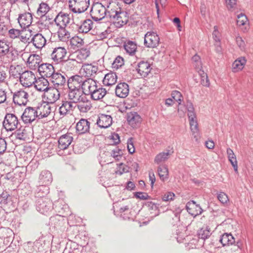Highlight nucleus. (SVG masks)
Returning a JSON list of instances; mask_svg holds the SVG:
<instances>
[{
    "instance_id": "1a4fd4ad",
    "label": "nucleus",
    "mask_w": 253,
    "mask_h": 253,
    "mask_svg": "<svg viewBox=\"0 0 253 253\" xmlns=\"http://www.w3.org/2000/svg\"><path fill=\"white\" fill-rule=\"evenodd\" d=\"M28 93L20 89L13 94V101L14 104L19 106H25L28 101Z\"/></svg>"
},
{
    "instance_id": "f8f14e48",
    "label": "nucleus",
    "mask_w": 253,
    "mask_h": 253,
    "mask_svg": "<svg viewBox=\"0 0 253 253\" xmlns=\"http://www.w3.org/2000/svg\"><path fill=\"white\" fill-rule=\"evenodd\" d=\"M159 38L154 32H148L144 37V43L149 48H154L159 43Z\"/></svg>"
},
{
    "instance_id": "7c9ffc66",
    "label": "nucleus",
    "mask_w": 253,
    "mask_h": 253,
    "mask_svg": "<svg viewBox=\"0 0 253 253\" xmlns=\"http://www.w3.org/2000/svg\"><path fill=\"white\" fill-rule=\"evenodd\" d=\"M64 223L63 216L59 214L51 216L49 219V224L55 228H58L63 226Z\"/></svg>"
},
{
    "instance_id": "0e129e2a",
    "label": "nucleus",
    "mask_w": 253,
    "mask_h": 253,
    "mask_svg": "<svg viewBox=\"0 0 253 253\" xmlns=\"http://www.w3.org/2000/svg\"><path fill=\"white\" fill-rule=\"evenodd\" d=\"M175 194L173 193L168 192L163 196L162 200L163 201L168 202L172 200Z\"/></svg>"
},
{
    "instance_id": "9d476101",
    "label": "nucleus",
    "mask_w": 253,
    "mask_h": 253,
    "mask_svg": "<svg viewBox=\"0 0 253 253\" xmlns=\"http://www.w3.org/2000/svg\"><path fill=\"white\" fill-rule=\"evenodd\" d=\"M39 119H42L47 117L51 112L52 107L50 104L45 101L39 103L36 107Z\"/></svg>"
},
{
    "instance_id": "3c124183",
    "label": "nucleus",
    "mask_w": 253,
    "mask_h": 253,
    "mask_svg": "<svg viewBox=\"0 0 253 253\" xmlns=\"http://www.w3.org/2000/svg\"><path fill=\"white\" fill-rule=\"evenodd\" d=\"M212 38L215 41V42L216 43L217 45L220 43L221 40V34L218 31V27L217 26H214L213 27V31L212 34Z\"/></svg>"
},
{
    "instance_id": "f3484780",
    "label": "nucleus",
    "mask_w": 253,
    "mask_h": 253,
    "mask_svg": "<svg viewBox=\"0 0 253 253\" xmlns=\"http://www.w3.org/2000/svg\"><path fill=\"white\" fill-rule=\"evenodd\" d=\"M66 50L62 47L55 48L51 54V58L56 63L61 62L64 60V58L66 54Z\"/></svg>"
},
{
    "instance_id": "9b49d317",
    "label": "nucleus",
    "mask_w": 253,
    "mask_h": 253,
    "mask_svg": "<svg viewBox=\"0 0 253 253\" xmlns=\"http://www.w3.org/2000/svg\"><path fill=\"white\" fill-rule=\"evenodd\" d=\"M192 64L202 79H208L207 74L202 70V63L201 57L196 54L191 59Z\"/></svg>"
},
{
    "instance_id": "5fc2aeb1",
    "label": "nucleus",
    "mask_w": 253,
    "mask_h": 253,
    "mask_svg": "<svg viewBox=\"0 0 253 253\" xmlns=\"http://www.w3.org/2000/svg\"><path fill=\"white\" fill-rule=\"evenodd\" d=\"M124 64L123 58L120 56H118L112 64V67L114 69H118L122 67Z\"/></svg>"
},
{
    "instance_id": "13d9d810",
    "label": "nucleus",
    "mask_w": 253,
    "mask_h": 253,
    "mask_svg": "<svg viewBox=\"0 0 253 253\" xmlns=\"http://www.w3.org/2000/svg\"><path fill=\"white\" fill-rule=\"evenodd\" d=\"M248 19L246 16L242 13L237 16V24L239 26H244L246 24Z\"/></svg>"
},
{
    "instance_id": "4be33fe9",
    "label": "nucleus",
    "mask_w": 253,
    "mask_h": 253,
    "mask_svg": "<svg viewBox=\"0 0 253 253\" xmlns=\"http://www.w3.org/2000/svg\"><path fill=\"white\" fill-rule=\"evenodd\" d=\"M33 17L31 13L26 12L19 15L18 21L21 28L25 29L31 25Z\"/></svg>"
},
{
    "instance_id": "6ab92c4d",
    "label": "nucleus",
    "mask_w": 253,
    "mask_h": 253,
    "mask_svg": "<svg viewBox=\"0 0 253 253\" xmlns=\"http://www.w3.org/2000/svg\"><path fill=\"white\" fill-rule=\"evenodd\" d=\"M188 116L192 134L195 140L197 141L200 138V133L198 129V124L196 120V114L190 115V116Z\"/></svg>"
},
{
    "instance_id": "6e6d98bb",
    "label": "nucleus",
    "mask_w": 253,
    "mask_h": 253,
    "mask_svg": "<svg viewBox=\"0 0 253 253\" xmlns=\"http://www.w3.org/2000/svg\"><path fill=\"white\" fill-rule=\"evenodd\" d=\"M8 33L9 35V36L12 39H15L16 38L18 37L21 35V37L22 39H24L23 36L21 35L22 33L19 30L15 29H12L9 30ZM24 41L26 40V38L25 37Z\"/></svg>"
},
{
    "instance_id": "79ce46f5",
    "label": "nucleus",
    "mask_w": 253,
    "mask_h": 253,
    "mask_svg": "<svg viewBox=\"0 0 253 253\" xmlns=\"http://www.w3.org/2000/svg\"><path fill=\"white\" fill-rule=\"evenodd\" d=\"M34 248L36 252L42 253L44 252L46 250L44 240L42 238L34 242Z\"/></svg>"
},
{
    "instance_id": "4c0bfd02",
    "label": "nucleus",
    "mask_w": 253,
    "mask_h": 253,
    "mask_svg": "<svg viewBox=\"0 0 253 253\" xmlns=\"http://www.w3.org/2000/svg\"><path fill=\"white\" fill-rule=\"evenodd\" d=\"M211 235V232L210 228L208 226L201 228L197 232V235L199 238L203 240L210 238Z\"/></svg>"
},
{
    "instance_id": "2eb2a0df",
    "label": "nucleus",
    "mask_w": 253,
    "mask_h": 253,
    "mask_svg": "<svg viewBox=\"0 0 253 253\" xmlns=\"http://www.w3.org/2000/svg\"><path fill=\"white\" fill-rule=\"evenodd\" d=\"M38 71L42 78L45 79V78H50L53 75L54 68L51 64L42 63L41 64Z\"/></svg>"
},
{
    "instance_id": "393cba45",
    "label": "nucleus",
    "mask_w": 253,
    "mask_h": 253,
    "mask_svg": "<svg viewBox=\"0 0 253 253\" xmlns=\"http://www.w3.org/2000/svg\"><path fill=\"white\" fill-rule=\"evenodd\" d=\"M51 173L47 170H42L39 177V183L41 184L49 185L52 181Z\"/></svg>"
},
{
    "instance_id": "e2e57ef3",
    "label": "nucleus",
    "mask_w": 253,
    "mask_h": 253,
    "mask_svg": "<svg viewBox=\"0 0 253 253\" xmlns=\"http://www.w3.org/2000/svg\"><path fill=\"white\" fill-rule=\"evenodd\" d=\"M59 113L61 115H65L69 109L68 107L67 101H63L62 105L59 109Z\"/></svg>"
},
{
    "instance_id": "58836bf2",
    "label": "nucleus",
    "mask_w": 253,
    "mask_h": 253,
    "mask_svg": "<svg viewBox=\"0 0 253 253\" xmlns=\"http://www.w3.org/2000/svg\"><path fill=\"white\" fill-rule=\"evenodd\" d=\"M52 79H75V76L69 75V73H66L64 71L60 70L59 71L55 72L53 73V75L51 77Z\"/></svg>"
},
{
    "instance_id": "338daca9",
    "label": "nucleus",
    "mask_w": 253,
    "mask_h": 253,
    "mask_svg": "<svg viewBox=\"0 0 253 253\" xmlns=\"http://www.w3.org/2000/svg\"><path fill=\"white\" fill-rule=\"evenodd\" d=\"M34 246V242H28L24 246L25 250L29 253H33L35 251Z\"/></svg>"
},
{
    "instance_id": "423d86ee",
    "label": "nucleus",
    "mask_w": 253,
    "mask_h": 253,
    "mask_svg": "<svg viewBox=\"0 0 253 253\" xmlns=\"http://www.w3.org/2000/svg\"><path fill=\"white\" fill-rule=\"evenodd\" d=\"M21 57L32 69H36L37 68L39 69L41 64L42 58L39 55L24 52L22 54Z\"/></svg>"
},
{
    "instance_id": "2f4dec72",
    "label": "nucleus",
    "mask_w": 253,
    "mask_h": 253,
    "mask_svg": "<svg viewBox=\"0 0 253 253\" xmlns=\"http://www.w3.org/2000/svg\"><path fill=\"white\" fill-rule=\"evenodd\" d=\"M33 84L34 87L40 91L45 92L50 87L48 80H34Z\"/></svg>"
},
{
    "instance_id": "cd10ccee",
    "label": "nucleus",
    "mask_w": 253,
    "mask_h": 253,
    "mask_svg": "<svg viewBox=\"0 0 253 253\" xmlns=\"http://www.w3.org/2000/svg\"><path fill=\"white\" fill-rule=\"evenodd\" d=\"M173 153V151L167 150L166 152H163L157 154L154 159L155 163L159 165L167 161Z\"/></svg>"
},
{
    "instance_id": "37998d69",
    "label": "nucleus",
    "mask_w": 253,
    "mask_h": 253,
    "mask_svg": "<svg viewBox=\"0 0 253 253\" xmlns=\"http://www.w3.org/2000/svg\"><path fill=\"white\" fill-rule=\"evenodd\" d=\"M129 211V213L131 215H132L133 213L134 212V210H131L129 211V208L127 206H125L124 207H121L119 210V212L121 213V216L124 219H132L133 220L134 219L128 215H126V213Z\"/></svg>"
},
{
    "instance_id": "c756f323",
    "label": "nucleus",
    "mask_w": 253,
    "mask_h": 253,
    "mask_svg": "<svg viewBox=\"0 0 253 253\" xmlns=\"http://www.w3.org/2000/svg\"><path fill=\"white\" fill-rule=\"evenodd\" d=\"M49 192L48 185L40 184L36 190V197L37 199L41 198H46L45 197Z\"/></svg>"
},
{
    "instance_id": "de8ad7c7",
    "label": "nucleus",
    "mask_w": 253,
    "mask_h": 253,
    "mask_svg": "<svg viewBox=\"0 0 253 253\" xmlns=\"http://www.w3.org/2000/svg\"><path fill=\"white\" fill-rule=\"evenodd\" d=\"M10 43L5 40L0 41V55H3L9 51Z\"/></svg>"
},
{
    "instance_id": "774afa93",
    "label": "nucleus",
    "mask_w": 253,
    "mask_h": 253,
    "mask_svg": "<svg viewBox=\"0 0 253 253\" xmlns=\"http://www.w3.org/2000/svg\"><path fill=\"white\" fill-rule=\"evenodd\" d=\"M236 43L241 50H244L245 49L246 44L241 37L236 38Z\"/></svg>"
},
{
    "instance_id": "20e7f679",
    "label": "nucleus",
    "mask_w": 253,
    "mask_h": 253,
    "mask_svg": "<svg viewBox=\"0 0 253 253\" xmlns=\"http://www.w3.org/2000/svg\"><path fill=\"white\" fill-rule=\"evenodd\" d=\"M89 1L90 0H69V7L75 13H82L87 9Z\"/></svg>"
},
{
    "instance_id": "680f3d73",
    "label": "nucleus",
    "mask_w": 253,
    "mask_h": 253,
    "mask_svg": "<svg viewBox=\"0 0 253 253\" xmlns=\"http://www.w3.org/2000/svg\"><path fill=\"white\" fill-rule=\"evenodd\" d=\"M217 197L222 204H226L229 201L228 196L224 192H220L217 194Z\"/></svg>"
},
{
    "instance_id": "4468645a",
    "label": "nucleus",
    "mask_w": 253,
    "mask_h": 253,
    "mask_svg": "<svg viewBox=\"0 0 253 253\" xmlns=\"http://www.w3.org/2000/svg\"><path fill=\"white\" fill-rule=\"evenodd\" d=\"M73 141V137L70 134L62 135L58 139V146L56 148L57 152L66 149Z\"/></svg>"
},
{
    "instance_id": "aec40b11",
    "label": "nucleus",
    "mask_w": 253,
    "mask_h": 253,
    "mask_svg": "<svg viewBox=\"0 0 253 253\" xmlns=\"http://www.w3.org/2000/svg\"><path fill=\"white\" fill-rule=\"evenodd\" d=\"M98 126L102 128L109 127L112 124V118L110 115L101 114L97 121Z\"/></svg>"
},
{
    "instance_id": "864d4df0",
    "label": "nucleus",
    "mask_w": 253,
    "mask_h": 253,
    "mask_svg": "<svg viewBox=\"0 0 253 253\" xmlns=\"http://www.w3.org/2000/svg\"><path fill=\"white\" fill-rule=\"evenodd\" d=\"M10 200V196L7 192H3L0 195V204L1 207L7 204Z\"/></svg>"
},
{
    "instance_id": "a878e982",
    "label": "nucleus",
    "mask_w": 253,
    "mask_h": 253,
    "mask_svg": "<svg viewBox=\"0 0 253 253\" xmlns=\"http://www.w3.org/2000/svg\"><path fill=\"white\" fill-rule=\"evenodd\" d=\"M93 22L89 19L84 20L80 25H78V31L79 33L86 34L93 27Z\"/></svg>"
},
{
    "instance_id": "603ef678",
    "label": "nucleus",
    "mask_w": 253,
    "mask_h": 253,
    "mask_svg": "<svg viewBox=\"0 0 253 253\" xmlns=\"http://www.w3.org/2000/svg\"><path fill=\"white\" fill-rule=\"evenodd\" d=\"M123 153L121 149L116 148L113 150L111 153V156L116 161H119L123 157Z\"/></svg>"
},
{
    "instance_id": "473e14b6",
    "label": "nucleus",
    "mask_w": 253,
    "mask_h": 253,
    "mask_svg": "<svg viewBox=\"0 0 253 253\" xmlns=\"http://www.w3.org/2000/svg\"><path fill=\"white\" fill-rule=\"evenodd\" d=\"M157 172L160 179L165 181L169 178V169L166 165H160L157 169Z\"/></svg>"
},
{
    "instance_id": "4d7b16f0",
    "label": "nucleus",
    "mask_w": 253,
    "mask_h": 253,
    "mask_svg": "<svg viewBox=\"0 0 253 253\" xmlns=\"http://www.w3.org/2000/svg\"><path fill=\"white\" fill-rule=\"evenodd\" d=\"M74 67L73 64L72 63V62L71 60H64L62 63V67H61V70L64 71L67 70V71L72 70L74 69Z\"/></svg>"
},
{
    "instance_id": "72a5a7b5",
    "label": "nucleus",
    "mask_w": 253,
    "mask_h": 253,
    "mask_svg": "<svg viewBox=\"0 0 253 253\" xmlns=\"http://www.w3.org/2000/svg\"><path fill=\"white\" fill-rule=\"evenodd\" d=\"M246 63V59L244 57H241L236 59L232 64V70L233 72H237L244 67Z\"/></svg>"
},
{
    "instance_id": "7ed1b4c3",
    "label": "nucleus",
    "mask_w": 253,
    "mask_h": 253,
    "mask_svg": "<svg viewBox=\"0 0 253 253\" xmlns=\"http://www.w3.org/2000/svg\"><path fill=\"white\" fill-rule=\"evenodd\" d=\"M53 83L54 87H50L46 91L44 92L43 99L44 101L49 104H53L60 97V92L57 87L59 85L62 86L63 84L61 83V84L59 83H55L54 80H51Z\"/></svg>"
},
{
    "instance_id": "ddd939ff",
    "label": "nucleus",
    "mask_w": 253,
    "mask_h": 253,
    "mask_svg": "<svg viewBox=\"0 0 253 253\" xmlns=\"http://www.w3.org/2000/svg\"><path fill=\"white\" fill-rule=\"evenodd\" d=\"M71 21L69 14L60 12L54 19V22L58 27H66Z\"/></svg>"
},
{
    "instance_id": "ea45409f",
    "label": "nucleus",
    "mask_w": 253,
    "mask_h": 253,
    "mask_svg": "<svg viewBox=\"0 0 253 253\" xmlns=\"http://www.w3.org/2000/svg\"><path fill=\"white\" fill-rule=\"evenodd\" d=\"M50 10L49 5L45 2H42L38 8L37 14L40 17H43Z\"/></svg>"
},
{
    "instance_id": "a211bd4d",
    "label": "nucleus",
    "mask_w": 253,
    "mask_h": 253,
    "mask_svg": "<svg viewBox=\"0 0 253 253\" xmlns=\"http://www.w3.org/2000/svg\"><path fill=\"white\" fill-rule=\"evenodd\" d=\"M186 208L188 213L194 217L201 214L203 212V210L200 205L193 200L190 201L186 204Z\"/></svg>"
},
{
    "instance_id": "052dcab7",
    "label": "nucleus",
    "mask_w": 253,
    "mask_h": 253,
    "mask_svg": "<svg viewBox=\"0 0 253 253\" xmlns=\"http://www.w3.org/2000/svg\"><path fill=\"white\" fill-rule=\"evenodd\" d=\"M171 97L173 100L178 102L180 104L182 100V96L181 93L177 90H174L171 93Z\"/></svg>"
},
{
    "instance_id": "f03ea898",
    "label": "nucleus",
    "mask_w": 253,
    "mask_h": 253,
    "mask_svg": "<svg viewBox=\"0 0 253 253\" xmlns=\"http://www.w3.org/2000/svg\"><path fill=\"white\" fill-rule=\"evenodd\" d=\"M63 202L62 200H58L54 204L48 198H41L36 200L37 210L42 214H45L52 211L55 207V209L58 212H60V209L63 210L68 208L66 205H63L62 207L59 204Z\"/></svg>"
},
{
    "instance_id": "c9c22d12",
    "label": "nucleus",
    "mask_w": 253,
    "mask_h": 253,
    "mask_svg": "<svg viewBox=\"0 0 253 253\" xmlns=\"http://www.w3.org/2000/svg\"><path fill=\"white\" fill-rule=\"evenodd\" d=\"M57 35L60 41L67 42L71 38L70 33L66 27H58Z\"/></svg>"
},
{
    "instance_id": "f704fd0d",
    "label": "nucleus",
    "mask_w": 253,
    "mask_h": 253,
    "mask_svg": "<svg viewBox=\"0 0 253 253\" xmlns=\"http://www.w3.org/2000/svg\"><path fill=\"white\" fill-rule=\"evenodd\" d=\"M219 241L223 246H225L232 245L235 242V240L231 233H225L221 236Z\"/></svg>"
},
{
    "instance_id": "69168bd1",
    "label": "nucleus",
    "mask_w": 253,
    "mask_h": 253,
    "mask_svg": "<svg viewBox=\"0 0 253 253\" xmlns=\"http://www.w3.org/2000/svg\"><path fill=\"white\" fill-rule=\"evenodd\" d=\"M188 111V116L190 115H195V109L192 103L190 101H187L186 105Z\"/></svg>"
},
{
    "instance_id": "c85d7f7f",
    "label": "nucleus",
    "mask_w": 253,
    "mask_h": 253,
    "mask_svg": "<svg viewBox=\"0 0 253 253\" xmlns=\"http://www.w3.org/2000/svg\"><path fill=\"white\" fill-rule=\"evenodd\" d=\"M34 45L39 49L42 48L46 43V40L41 34H37L32 39Z\"/></svg>"
},
{
    "instance_id": "f257e3e1",
    "label": "nucleus",
    "mask_w": 253,
    "mask_h": 253,
    "mask_svg": "<svg viewBox=\"0 0 253 253\" xmlns=\"http://www.w3.org/2000/svg\"><path fill=\"white\" fill-rule=\"evenodd\" d=\"M127 13L123 11L119 2L115 1H110L106 6L101 3H94L90 10V16L95 21H100L105 17L121 27L126 24L128 18Z\"/></svg>"
},
{
    "instance_id": "39448f33",
    "label": "nucleus",
    "mask_w": 253,
    "mask_h": 253,
    "mask_svg": "<svg viewBox=\"0 0 253 253\" xmlns=\"http://www.w3.org/2000/svg\"><path fill=\"white\" fill-rule=\"evenodd\" d=\"M92 84L87 85L88 94L90 95L92 99L94 100H99L103 98L106 94V90L101 87L98 86L95 80H92Z\"/></svg>"
},
{
    "instance_id": "dca6fc26",
    "label": "nucleus",
    "mask_w": 253,
    "mask_h": 253,
    "mask_svg": "<svg viewBox=\"0 0 253 253\" xmlns=\"http://www.w3.org/2000/svg\"><path fill=\"white\" fill-rule=\"evenodd\" d=\"M87 81V80H84V82L82 80H80V82L79 80H67V84L69 89H78L84 92L85 87H87L89 84Z\"/></svg>"
},
{
    "instance_id": "bb28decb",
    "label": "nucleus",
    "mask_w": 253,
    "mask_h": 253,
    "mask_svg": "<svg viewBox=\"0 0 253 253\" xmlns=\"http://www.w3.org/2000/svg\"><path fill=\"white\" fill-rule=\"evenodd\" d=\"M143 207H145V211H150L151 215L149 219V221L152 220L154 217L157 215L156 212L158 207L156 204L150 201L143 202Z\"/></svg>"
},
{
    "instance_id": "e433bc0d",
    "label": "nucleus",
    "mask_w": 253,
    "mask_h": 253,
    "mask_svg": "<svg viewBox=\"0 0 253 253\" xmlns=\"http://www.w3.org/2000/svg\"><path fill=\"white\" fill-rule=\"evenodd\" d=\"M227 154L228 156V160L231 163L232 166L234 168L235 171H238V164L236 160V156L233 152V151L230 148L227 149Z\"/></svg>"
},
{
    "instance_id": "a19ab883",
    "label": "nucleus",
    "mask_w": 253,
    "mask_h": 253,
    "mask_svg": "<svg viewBox=\"0 0 253 253\" xmlns=\"http://www.w3.org/2000/svg\"><path fill=\"white\" fill-rule=\"evenodd\" d=\"M21 67L17 66L16 67L13 66H10V69L8 71L10 75L9 78H13V79H19L20 77L21 76V73L20 72Z\"/></svg>"
},
{
    "instance_id": "49530a36",
    "label": "nucleus",
    "mask_w": 253,
    "mask_h": 253,
    "mask_svg": "<svg viewBox=\"0 0 253 253\" xmlns=\"http://www.w3.org/2000/svg\"><path fill=\"white\" fill-rule=\"evenodd\" d=\"M129 171L130 167L123 163H121L118 165L117 170L115 171V173L116 174L121 175L124 173L128 172Z\"/></svg>"
},
{
    "instance_id": "8fccbe9b",
    "label": "nucleus",
    "mask_w": 253,
    "mask_h": 253,
    "mask_svg": "<svg viewBox=\"0 0 253 253\" xmlns=\"http://www.w3.org/2000/svg\"><path fill=\"white\" fill-rule=\"evenodd\" d=\"M77 106L80 111L82 113H86L92 107L91 101L85 103H79Z\"/></svg>"
},
{
    "instance_id": "b1692460",
    "label": "nucleus",
    "mask_w": 253,
    "mask_h": 253,
    "mask_svg": "<svg viewBox=\"0 0 253 253\" xmlns=\"http://www.w3.org/2000/svg\"><path fill=\"white\" fill-rule=\"evenodd\" d=\"M77 132L80 134L89 132L90 128V122L86 119H81L76 125Z\"/></svg>"
},
{
    "instance_id": "bf43d9fd",
    "label": "nucleus",
    "mask_w": 253,
    "mask_h": 253,
    "mask_svg": "<svg viewBox=\"0 0 253 253\" xmlns=\"http://www.w3.org/2000/svg\"><path fill=\"white\" fill-rule=\"evenodd\" d=\"M19 79H36V77L32 72L26 71L21 73Z\"/></svg>"
},
{
    "instance_id": "c03bdc74",
    "label": "nucleus",
    "mask_w": 253,
    "mask_h": 253,
    "mask_svg": "<svg viewBox=\"0 0 253 253\" xmlns=\"http://www.w3.org/2000/svg\"><path fill=\"white\" fill-rule=\"evenodd\" d=\"M124 48L127 53L133 54L136 51V44L132 41H128L124 44Z\"/></svg>"
},
{
    "instance_id": "a18cd8bd",
    "label": "nucleus",
    "mask_w": 253,
    "mask_h": 253,
    "mask_svg": "<svg viewBox=\"0 0 253 253\" xmlns=\"http://www.w3.org/2000/svg\"><path fill=\"white\" fill-rule=\"evenodd\" d=\"M82 93H84L82 90L70 89L68 93L69 98L72 100L74 103H76L77 100H78V98L80 97V95Z\"/></svg>"
},
{
    "instance_id": "6e6552de",
    "label": "nucleus",
    "mask_w": 253,
    "mask_h": 253,
    "mask_svg": "<svg viewBox=\"0 0 253 253\" xmlns=\"http://www.w3.org/2000/svg\"><path fill=\"white\" fill-rule=\"evenodd\" d=\"M38 118L36 107H27L21 116V119L25 124H31Z\"/></svg>"
},
{
    "instance_id": "09e8293b",
    "label": "nucleus",
    "mask_w": 253,
    "mask_h": 253,
    "mask_svg": "<svg viewBox=\"0 0 253 253\" xmlns=\"http://www.w3.org/2000/svg\"><path fill=\"white\" fill-rule=\"evenodd\" d=\"M179 221L180 213L178 212H172L169 216V223L173 226L177 225Z\"/></svg>"
},
{
    "instance_id": "0eeeda50",
    "label": "nucleus",
    "mask_w": 253,
    "mask_h": 253,
    "mask_svg": "<svg viewBox=\"0 0 253 253\" xmlns=\"http://www.w3.org/2000/svg\"><path fill=\"white\" fill-rule=\"evenodd\" d=\"M3 126L6 131H12L18 127L19 122L17 117L13 114L7 113L3 121Z\"/></svg>"
},
{
    "instance_id": "5701e85b",
    "label": "nucleus",
    "mask_w": 253,
    "mask_h": 253,
    "mask_svg": "<svg viewBox=\"0 0 253 253\" xmlns=\"http://www.w3.org/2000/svg\"><path fill=\"white\" fill-rule=\"evenodd\" d=\"M129 93V86L126 83H120L116 87V95L120 98L126 97Z\"/></svg>"
},
{
    "instance_id": "412c9836",
    "label": "nucleus",
    "mask_w": 253,
    "mask_h": 253,
    "mask_svg": "<svg viewBox=\"0 0 253 253\" xmlns=\"http://www.w3.org/2000/svg\"><path fill=\"white\" fill-rule=\"evenodd\" d=\"M126 120L128 124L133 127L138 126L142 121L141 116L135 112L127 113Z\"/></svg>"
}]
</instances>
